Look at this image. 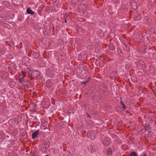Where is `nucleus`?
Returning a JSON list of instances; mask_svg holds the SVG:
<instances>
[{
    "instance_id": "f257e3e1",
    "label": "nucleus",
    "mask_w": 156,
    "mask_h": 156,
    "mask_svg": "<svg viewBox=\"0 0 156 156\" xmlns=\"http://www.w3.org/2000/svg\"><path fill=\"white\" fill-rule=\"evenodd\" d=\"M130 4L131 7L134 10H136L137 8V4L134 1L132 0L130 2Z\"/></svg>"
},
{
    "instance_id": "f03ea898",
    "label": "nucleus",
    "mask_w": 156,
    "mask_h": 156,
    "mask_svg": "<svg viewBox=\"0 0 156 156\" xmlns=\"http://www.w3.org/2000/svg\"><path fill=\"white\" fill-rule=\"evenodd\" d=\"M39 129L37 130L36 132H34L32 134V138L33 139H35L37 137V135L39 134Z\"/></svg>"
},
{
    "instance_id": "7ed1b4c3",
    "label": "nucleus",
    "mask_w": 156,
    "mask_h": 156,
    "mask_svg": "<svg viewBox=\"0 0 156 156\" xmlns=\"http://www.w3.org/2000/svg\"><path fill=\"white\" fill-rule=\"evenodd\" d=\"M27 12L28 14H30L32 15H33L34 13V11L32 10L29 8H27Z\"/></svg>"
},
{
    "instance_id": "20e7f679",
    "label": "nucleus",
    "mask_w": 156,
    "mask_h": 156,
    "mask_svg": "<svg viewBox=\"0 0 156 156\" xmlns=\"http://www.w3.org/2000/svg\"><path fill=\"white\" fill-rule=\"evenodd\" d=\"M109 47L110 49L112 50L114 49L115 48V45L113 43H111L110 44Z\"/></svg>"
},
{
    "instance_id": "39448f33",
    "label": "nucleus",
    "mask_w": 156,
    "mask_h": 156,
    "mask_svg": "<svg viewBox=\"0 0 156 156\" xmlns=\"http://www.w3.org/2000/svg\"><path fill=\"white\" fill-rule=\"evenodd\" d=\"M107 154L108 155H111L112 154V149L108 148L107 151Z\"/></svg>"
},
{
    "instance_id": "423d86ee",
    "label": "nucleus",
    "mask_w": 156,
    "mask_h": 156,
    "mask_svg": "<svg viewBox=\"0 0 156 156\" xmlns=\"http://www.w3.org/2000/svg\"><path fill=\"white\" fill-rule=\"evenodd\" d=\"M81 70H82V71L81 72V73L82 74H84L87 72V68H81Z\"/></svg>"
},
{
    "instance_id": "0eeeda50",
    "label": "nucleus",
    "mask_w": 156,
    "mask_h": 156,
    "mask_svg": "<svg viewBox=\"0 0 156 156\" xmlns=\"http://www.w3.org/2000/svg\"><path fill=\"white\" fill-rule=\"evenodd\" d=\"M103 144L105 146H108V144L109 142H108V140L105 139V140L103 141Z\"/></svg>"
},
{
    "instance_id": "6e6552de",
    "label": "nucleus",
    "mask_w": 156,
    "mask_h": 156,
    "mask_svg": "<svg viewBox=\"0 0 156 156\" xmlns=\"http://www.w3.org/2000/svg\"><path fill=\"white\" fill-rule=\"evenodd\" d=\"M129 156H137V154L135 152L133 151L130 153Z\"/></svg>"
},
{
    "instance_id": "1a4fd4ad",
    "label": "nucleus",
    "mask_w": 156,
    "mask_h": 156,
    "mask_svg": "<svg viewBox=\"0 0 156 156\" xmlns=\"http://www.w3.org/2000/svg\"><path fill=\"white\" fill-rule=\"evenodd\" d=\"M141 17V16L140 14H138L137 15L136 17V20H139L140 19Z\"/></svg>"
},
{
    "instance_id": "9d476101",
    "label": "nucleus",
    "mask_w": 156,
    "mask_h": 156,
    "mask_svg": "<svg viewBox=\"0 0 156 156\" xmlns=\"http://www.w3.org/2000/svg\"><path fill=\"white\" fill-rule=\"evenodd\" d=\"M23 80H24L23 77H22V78H20L19 79V81L20 83H22V81H23Z\"/></svg>"
},
{
    "instance_id": "9b49d317",
    "label": "nucleus",
    "mask_w": 156,
    "mask_h": 156,
    "mask_svg": "<svg viewBox=\"0 0 156 156\" xmlns=\"http://www.w3.org/2000/svg\"><path fill=\"white\" fill-rule=\"evenodd\" d=\"M149 69L151 71L154 70V67L153 66H150L149 67Z\"/></svg>"
},
{
    "instance_id": "f8f14e48",
    "label": "nucleus",
    "mask_w": 156,
    "mask_h": 156,
    "mask_svg": "<svg viewBox=\"0 0 156 156\" xmlns=\"http://www.w3.org/2000/svg\"><path fill=\"white\" fill-rule=\"evenodd\" d=\"M122 106H123V109L125 110L126 109V106L122 102Z\"/></svg>"
},
{
    "instance_id": "ddd939ff",
    "label": "nucleus",
    "mask_w": 156,
    "mask_h": 156,
    "mask_svg": "<svg viewBox=\"0 0 156 156\" xmlns=\"http://www.w3.org/2000/svg\"><path fill=\"white\" fill-rule=\"evenodd\" d=\"M143 156H147V154H144L143 155Z\"/></svg>"
},
{
    "instance_id": "4468645a",
    "label": "nucleus",
    "mask_w": 156,
    "mask_h": 156,
    "mask_svg": "<svg viewBox=\"0 0 156 156\" xmlns=\"http://www.w3.org/2000/svg\"><path fill=\"white\" fill-rule=\"evenodd\" d=\"M22 74H23V76H24L25 75H26L24 73H22Z\"/></svg>"
},
{
    "instance_id": "2eb2a0df",
    "label": "nucleus",
    "mask_w": 156,
    "mask_h": 156,
    "mask_svg": "<svg viewBox=\"0 0 156 156\" xmlns=\"http://www.w3.org/2000/svg\"><path fill=\"white\" fill-rule=\"evenodd\" d=\"M122 100H121V104H122Z\"/></svg>"
},
{
    "instance_id": "dca6fc26",
    "label": "nucleus",
    "mask_w": 156,
    "mask_h": 156,
    "mask_svg": "<svg viewBox=\"0 0 156 156\" xmlns=\"http://www.w3.org/2000/svg\"><path fill=\"white\" fill-rule=\"evenodd\" d=\"M65 23H66V22H67V21H66V20H65Z\"/></svg>"
},
{
    "instance_id": "f3484780",
    "label": "nucleus",
    "mask_w": 156,
    "mask_h": 156,
    "mask_svg": "<svg viewBox=\"0 0 156 156\" xmlns=\"http://www.w3.org/2000/svg\"><path fill=\"white\" fill-rule=\"evenodd\" d=\"M115 2L116 1H117V0H113Z\"/></svg>"
},
{
    "instance_id": "a211bd4d",
    "label": "nucleus",
    "mask_w": 156,
    "mask_h": 156,
    "mask_svg": "<svg viewBox=\"0 0 156 156\" xmlns=\"http://www.w3.org/2000/svg\"><path fill=\"white\" fill-rule=\"evenodd\" d=\"M88 82V81H87V82H84V83L85 84V83H86V82Z\"/></svg>"
},
{
    "instance_id": "6ab92c4d",
    "label": "nucleus",
    "mask_w": 156,
    "mask_h": 156,
    "mask_svg": "<svg viewBox=\"0 0 156 156\" xmlns=\"http://www.w3.org/2000/svg\"><path fill=\"white\" fill-rule=\"evenodd\" d=\"M45 156H49V155H45Z\"/></svg>"
}]
</instances>
